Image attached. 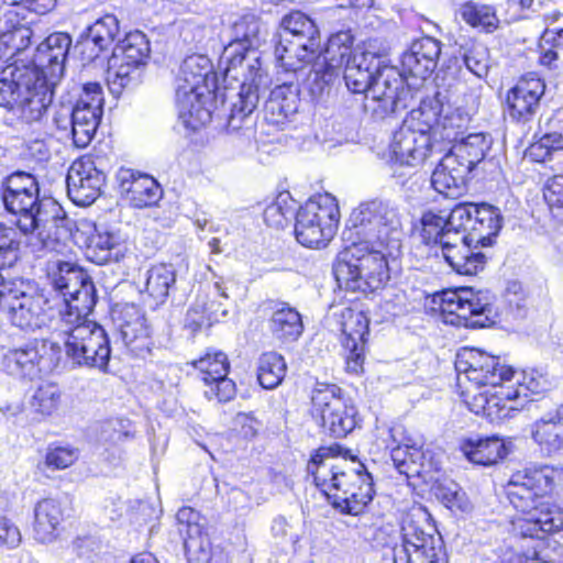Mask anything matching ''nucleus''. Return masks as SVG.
<instances>
[{"instance_id": "obj_5", "label": "nucleus", "mask_w": 563, "mask_h": 563, "mask_svg": "<svg viewBox=\"0 0 563 563\" xmlns=\"http://www.w3.org/2000/svg\"><path fill=\"white\" fill-rule=\"evenodd\" d=\"M90 313H65L54 333L64 342L67 357L78 366L106 372L111 349L104 329L88 318Z\"/></svg>"}, {"instance_id": "obj_19", "label": "nucleus", "mask_w": 563, "mask_h": 563, "mask_svg": "<svg viewBox=\"0 0 563 563\" xmlns=\"http://www.w3.org/2000/svg\"><path fill=\"white\" fill-rule=\"evenodd\" d=\"M205 383V396L219 402H227L235 396V383L228 378L229 361L224 353H207L192 362Z\"/></svg>"}, {"instance_id": "obj_47", "label": "nucleus", "mask_w": 563, "mask_h": 563, "mask_svg": "<svg viewBox=\"0 0 563 563\" xmlns=\"http://www.w3.org/2000/svg\"><path fill=\"white\" fill-rule=\"evenodd\" d=\"M175 282L176 273L172 265L156 264L146 273L145 290L156 305L163 303Z\"/></svg>"}, {"instance_id": "obj_18", "label": "nucleus", "mask_w": 563, "mask_h": 563, "mask_svg": "<svg viewBox=\"0 0 563 563\" xmlns=\"http://www.w3.org/2000/svg\"><path fill=\"white\" fill-rule=\"evenodd\" d=\"M401 76L402 74L388 66L379 67L375 74L365 99L377 103V107L373 106L372 109L378 117L383 118L407 107L405 99L408 90Z\"/></svg>"}, {"instance_id": "obj_35", "label": "nucleus", "mask_w": 563, "mask_h": 563, "mask_svg": "<svg viewBox=\"0 0 563 563\" xmlns=\"http://www.w3.org/2000/svg\"><path fill=\"white\" fill-rule=\"evenodd\" d=\"M297 90L289 85L276 87L265 102L264 115L267 123L276 126L285 124L298 111Z\"/></svg>"}, {"instance_id": "obj_42", "label": "nucleus", "mask_w": 563, "mask_h": 563, "mask_svg": "<svg viewBox=\"0 0 563 563\" xmlns=\"http://www.w3.org/2000/svg\"><path fill=\"white\" fill-rule=\"evenodd\" d=\"M470 121L471 117L468 113L460 108H453L450 104L443 103L442 114L435 125L434 144L440 141L454 144L464 136Z\"/></svg>"}, {"instance_id": "obj_25", "label": "nucleus", "mask_w": 563, "mask_h": 563, "mask_svg": "<svg viewBox=\"0 0 563 563\" xmlns=\"http://www.w3.org/2000/svg\"><path fill=\"white\" fill-rule=\"evenodd\" d=\"M471 238L466 234H454L451 239L443 240L440 246L441 255L446 263L461 275H476L485 266L484 254L471 249Z\"/></svg>"}, {"instance_id": "obj_11", "label": "nucleus", "mask_w": 563, "mask_h": 563, "mask_svg": "<svg viewBox=\"0 0 563 563\" xmlns=\"http://www.w3.org/2000/svg\"><path fill=\"white\" fill-rule=\"evenodd\" d=\"M48 277L53 288L63 297L62 314L90 313L96 305L95 286L90 277L77 265L69 262H52Z\"/></svg>"}, {"instance_id": "obj_10", "label": "nucleus", "mask_w": 563, "mask_h": 563, "mask_svg": "<svg viewBox=\"0 0 563 563\" xmlns=\"http://www.w3.org/2000/svg\"><path fill=\"white\" fill-rule=\"evenodd\" d=\"M62 357L59 342L33 339L18 347L8 349L1 356L2 369L14 377L34 379L42 372L56 367Z\"/></svg>"}, {"instance_id": "obj_60", "label": "nucleus", "mask_w": 563, "mask_h": 563, "mask_svg": "<svg viewBox=\"0 0 563 563\" xmlns=\"http://www.w3.org/2000/svg\"><path fill=\"white\" fill-rule=\"evenodd\" d=\"M21 241L12 227L0 223V267H11L20 257Z\"/></svg>"}, {"instance_id": "obj_45", "label": "nucleus", "mask_w": 563, "mask_h": 563, "mask_svg": "<svg viewBox=\"0 0 563 563\" xmlns=\"http://www.w3.org/2000/svg\"><path fill=\"white\" fill-rule=\"evenodd\" d=\"M142 66L132 64L112 54L108 60L107 80L113 93L136 84L141 78Z\"/></svg>"}, {"instance_id": "obj_6", "label": "nucleus", "mask_w": 563, "mask_h": 563, "mask_svg": "<svg viewBox=\"0 0 563 563\" xmlns=\"http://www.w3.org/2000/svg\"><path fill=\"white\" fill-rule=\"evenodd\" d=\"M209 70L208 58L194 55L183 62L177 76L178 114L183 123L191 130H198L211 121V111L207 107L211 91L206 84Z\"/></svg>"}, {"instance_id": "obj_56", "label": "nucleus", "mask_w": 563, "mask_h": 563, "mask_svg": "<svg viewBox=\"0 0 563 563\" xmlns=\"http://www.w3.org/2000/svg\"><path fill=\"white\" fill-rule=\"evenodd\" d=\"M185 554L189 563H209L212 558V543L206 529L194 528L191 534L183 537Z\"/></svg>"}, {"instance_id": "obj_1", "label": "nucleus", "mask_w": 563, "mask_h": 563, "mask_svg": "<svg viewBox=\"0 0 563 563\" xmlns=\"http://www.w3.org/2000/svg\"><path fill=\"white\" fill-rule=\"evenodd\" d=\"M346 254L356 257L368 291L380 288L389 278L388 258L398 256L402 230L397 209L388 201L374 199L352 210L343 232Z\"/></svg>"}, {"instance_id": "obj_9", "label": "nucleus", "mask_w": 563, "mask_h": 563, "mask_svg": "<svg viewBox=\"0 0 563 563\" xmlns=\"http://www.w3.org/2000/svg\"><path fill=\"white\" fill-rule=\"evenodd\" d=\"M339 221L336 199L330 194L313 196L298 210L295 225L297 241L307 247L325 245L335 234Z\"/></svg>"}, {"instance_id": "obj_40", "label": "nucleus", "mask_w": 563, "mask_h": 563, "mask_svg": "<svg viewBox=\"0 0 563 563\" xmlns=\"http://www.w3.org/2000/svg\"><path fill=\"white\" fill-rule=\"evenodd\" d=\"M443 111V101L440 93L433 98L423 100L417 109H412L404 124L419 133L431 135V141L435 140V125Z\"/></svg>"}, {"instance_id": "obj_32", "label": "nucleus", "mask_w": 563, "mask_h": 563, "mask_svg": "<svg viewBox=\"0 0 563 563\" xmlns=\"http://www.w3.org/2000/svg\"><path fill=\"white\" fill-rule=\"evenodd\" d=\"M64 509L54 498L40 500L34 508L33 533L36 541L48 544L55 542L62 531Z\"/></svg>"}, {"instance_id": "obj_30", "label": "nucleus", "mask_w": 563, "mask_h": 563, "mask_svg": "<svg viewBox=\"0 0 563 563\" xmlns=\"http://www.w3.org/2000/svg\"><path fill=\"white\" fill-rule=\"evenodd\" d=\"M331 448L319 449L310 459L307 471L313 476L318 486L329 498L335 492L336 478L343 475L349 466L344 459L331 454Z\"/></svg>"}, {"instance_id": "obj_52", "label": "nucleus", "mask_w": 563, "mask_h": 563, "mask_svg": "<svg viewBox=\"0 0 563 563\" xmlns=\"http://www.w3.org/2000/svg\"><path fill=\"white\" fill-rule=\"evenodd\" d=\"M150 43L145 34L135 31L129 33L124 40L114 47L112 54L132 64L144 67L150 57Z\"/></svg>"}, {"instance_id": "obj_3", "label": "nucleus", "mask_w": 563, "mask_h": 563, "mask_svg": "<svg viewBox=\"0 0 563 563\" xmlns=\"http://www.w3.org/2000/svg\"><path fill=\"white\" fill-rule=\"evenodd\" d=\"M457 385L464 404L492 422L511 417V399L520 394L507 386L514 369L483 350L464 347L455 358Z\"/></svg>"}, {"instance_id": "obj_7", "label": "nucleus", "mask_w": 563, "mask_h": 563, "mask_svg": "<svg viewBox=\"0 0 563 563\" xmlns=\"http://www.w3.org/2000/svg\"><path fill=\"white\" fill-rule=\"evenodd\" d=\"M432 310L441 313L446 324L484 328L494 322V296L472 287L445 289L432 297Z\"/></svg>"}, {"instance_id": "obj_48", "label": "nucleus", "mask_w": 563, "mask_h": 563, "mask_svg": "<svg viewBox=\"0 0 563 563\" xmlns=\"http://www.w3.org/2000/svg\"><path fill=\"white\" fill-rule=\"evenodd\" d=\"M334 275L339 286L346 290L368 291L358 261H356V257L346 254V247L341 252L334 266Z\"/></svg>"}, {"instance_id": "obj_59", "label": "nucleus", "mask_w": 563, "mask_h": 563, "mask_svg": "<svg viewBox=\"0 0 563 563\" xmlns=\"http://www.w3.org/2000/svg\"><path fill=\"white\" fill-rule=\"evenodd\" d=\"M60 391L56 385H41L33 394L31 408L41 416H51L58 408Z\"/></svg>"}, {"instance_id": "obj_58", "label": "nucleus", "mask_w": 563, "mask_h": 563, "mask_svg": "<svg viewBox=\"0 0 563 563\" xmlns=\"http://www.w3.org/2000/svg\"><path fill=\"white\" fill-rule=\"evenodd\" d=\"M520 375L521 378L517 379V387L508 385L512 390H520V394L511 399L510 405L515 408L511 412L518 410L515 406L518 399H528L530 395H539L550 386L547 375L538 369L523 371Z\"/></svg>"}, {"instance_id": "obj_62", "label": "nucleus", "mask_w": 563, "mask_h": 563, "mask_svg": "<svg viewBox=\"0 0 563 563\" xmlns=\"http://www.w3.org/2000/svg\"><path fill=\"white\" fill-rule=\"evenodd\" d=\"M132 438V426L128 419L108 420L100 427L99 439L103 443L118 445Z\"/></svg>"}, {"instance_id": "obj_55", "label": "nucleus", "mask_w": 563, "mask_h": 563, "mask_svg": "<svg viewBox=\"0 0 563 563\" xmlns=\"http://www.w3.org/2000/svg\"><path fill=\"white\" fill-rule=\"evenodd\" d=\"M460 13L465 23L487 33L494 32L499 26L495 10L489 5L466 2L461 7Z\"/></svg>"}, {"instance_id": "obj_13", "label": "nucleus", "mask_w": 563, "mask_h": 563, "mask_svg": "<svg viewBox=\"0 0 563 563\" xmlns=\"http://www.w3.org/2000/svg\"><path fill=\"white\" fill-rule=\"evenodd\" d=\"M340 390L335 385H325L317 388L311 398L322 428L334 438H343L356 427V409L344 402Z\"/></svg>"}, {"instance_id": "obj_34", "label": "nucleus", "mask_w": 563, "mask_h": 563, "mask_svg": "<svg viewBox=\"0 0 563 563\" xmlns=\"http://www.w3.org/2000/svg\"><path fill=\"white\" fill-rule=\"evenodd\" d=\"M93 228V233L87 239L88 257L102 265L108 262H118L124 254L125 245L118 232L106 228Z\"/></svg>"}, {"instance_id": "obj_28", "label": "nucleus", "mask_w": 563, "mask_h": 563, "mask_svg": "<svg viewBox=\"0 0 563 563\" xmlns=\"http://www.w3.org/2000/svg\"><path fill=\"white\" fill-rule=\"evenodd\" d=\"M319 41H314V45H310V43H305V40L282 36L275 47V56L285 71L297 74L310 66L318 56H322L319 53Z\"/></svg>"}, {"instance_id": "obj_20", "label": "nucleus", "mask_w": 563, "mask_h": 563, "mask_svg": "<svg viewBox=\"0 0 563 563\" xmlns=\"http://www.w3.org/2000/svg\"><path fill=\"white\" fill-rule=\"evenodd\" d=\"M71 45V37L63 32L48 35L36 48L34 67L48 80L58 82L64 75L65 62Z\"/></svg>"}, {"instance_id": "obj_17", "label": "nucleus", "mask_w": 563, "mask_h": 563, "mask_svg": "<svg viewBox=\"0 0 563 563\" xmlns=\"http://www.w3.org/2000/svg\"><path fill=\"white\" fill-rule=\"evenodd\" d=\"M66 183L68 197L78 206H89L100 196L106 175L93 157L86 155L73 162Z\"/></svg>"}, {"instance_id": "obj_39", "label": "nucleus", "mask_w": 563, "mask_h": 563, "mask_svg": "<svg viewBox=\"0 0 563 563\" xmlns=\"http://www.w3.org/2000/svg\"><path fill=\"white\" fill-rule=\"evenodd\" d=\"M473 225L471 230V241L482 246L492 244L501 229V216L497 208L482 203L476 205V212L473 214Z\"/></svg>"}, {"instance_id": "obj_46", "label": "nucleus", "mask_w": 563, "mask_h": 563, "mask_svg": "<svg viewBox=\"0 0 563 563\" xmlns=\"http://www.w3.org/2000/svg\"><path fill=\"white\" fill-rule=\"evenodd\" d=\"M531 434L540 448L554 453L563 448V418L541 419L533 423Z\"/></svg>"}, {"instance_id": "obj_8", "label": "nucleus", "mask_w": 563, "mask_h": 563, "mask_svg": "<svg viewBox=\"0 0 563 563\" xmlns=\"http://www.w3.org/2000/svg\"><path fill=\"white\" fill-rule=\"evenodd\" d=\"M395 563H448L443 541L427 515L419 511L404 520L401 544L394 548Z\"/></svg>"}, {"instance_id": "obj_24", "label": "nucleus", "mask_w": 563, "mask_h": 563, "mask_svg": "<svg viewBox=\"0 0 563 563\" xmlns=\"http://www.w3.org/2000/svg\"><path fill=\"white\" fill-rule=\"evenodd\" d=\"M433 146L431 135L419 133L404 124L394 133L390 151L399 164L415 166L426 161Z\"/></svg>"}, {"instance_id": "obj_43", "label": "nucleus", "mask_w": 563, "mask_h": 563, "mask_svg": "<svg viewBox=\"0 0 563 563\" xmlns=\"http://www.w3.org/2000/svg\"><path fill=\"white\" fill-rule=\"evenodd\" d=\"M462 450L471 462L481 465L495 464L507 455L505 444L497 438L467 440Z\"/></svg>"}, {"instance_id": "obj_4", "label": "nucleus", "mask_w": 563, "mask_h": 563, "mask_svg": "<svg viewBox=\"0 0 563 563\" xmlns=\"http://www.w3.org/2000/svg\"><path fill=\"white\" fill-rule=\"evenodd\" d=\"M554 489V471L548 466L526 468L514 473L505 493L515 509L521 512L512 521L514 531L521 537L539 538L563 529V507L544 501Z\"/></svg>"}, {"instance_id": "obj_53", "label": "nucleus", "mask_w": 563, "mask_h": 563, "mask_svg": "<svg viewBox=\"0 0 563 563\" xmlns=\"http://www.w3.org/2000/svg\"><path fill=\"white\" fill-rule=\"evenodd\" d=\"M119 21L113 14H106L88 29L86 45L93 44L98 53L109 48L119 33Z\"/></svg>"}, {"instance_id": "obj_36", "label": "nucleus", "mask_w": 563, "mask_h": 563, "mask_svg": "<svg viewBox=\"0 0 563 563\" xmlns=\"http://www.w3.org/2000/svg\"><path fill=\"white\" fill-rule=\"evenodd\" d=\"M493 140L489 134L483 132L468 133L453 144L449 155L456 158L465 169L471 172L482 162L492 146Z\"/></svg>"}, {"instance_id": "obj_41", "label": "nucleus", "mask_w": 563, "mask_h": 563, "mask_svg": "<svg viewBox=\"0 0 563 563\" xmlns=\"http://www.w3.org/2000/svg\"><path fill=\"white\" fill-rule=\"evenodd\" d=\"M266 35L265 26L260 19L253 14L241 16L231 29V41L229 44H235L243 51H256Z\"/></svg>"}, {"instance_id": "obj_49", "label": "nucleus", "mask_w": 563, "mask_h": 563, "mask_svg": "<svg viewBox=\"0 0 563 563\" xmlns=\"http://www.w3.org/2000/svg\"><path fill=\"white\" fill-rule=\"evenodd\" d=\"M282 36H290L295 40H305V43L314 45L319 41V30L314 22L300 11L286 14L280 22Z\"/></svg>"}, {"instance_id": "obj_29", "label": "nucleus", "mask_w": 563, "mask_h": 563, "mask_svg": "<svg viewBox=\"0 0 563 563\" xmlns=\"http://www.w3.org/2000/svg\"><path fill=\"white\" fill-rule=\"evenodd\" d=\"M119 328L123 343L133 353L148 349L150 327L145 314L134 303H124L119 310Z\"/></svg>"}, {"instance_id": "obj_15", "label": "nucleus", "mask_w": 563, "mask_h": 563, "mask_svg": "<svg viewBox=\"0 0 563 563\" xmlns=\"http://www.w3.org/2000/svg\"><path fill=\"white\" fill-rule=\"evenodd\" d=\"M349 53V45L341 44L339 37H332L325 54L318 56L310 65V69L302 81V88L312 101L318 102L329 96Z\"/></svg>"}, {"instance_id": "obj_22", "label": "nucleus", "mask_w": 563, "mask_h": 563, "mask_svg": "<svg viewBox=\"0 0 563 563\" xmlns=\"http://www.w3.org/2000/svg\"><path fill=\"white\" fill-rule=\"evenodd\" d=\"M545 84L534 74H528L519 79L517 85L507 93L509 115L517 121H528L536 113Z\"/></svg>"}, {"instance_id": "obj_61", "label": "nucleus", "mask_w": 563, "mask_h": 563, "mask_svg": "<svg viewBox=\"0 0 563 563\" xmlns=\"http://www.w3.org/2000/svg\"><path fill=\"white\" fill-rule=\"evenodd\" d=\"M474 212H476L475 203H460L451 210L445 218L452 235H471Z\"/></svg>"}, {"instance_id": "obj_57", "label": "nucleus", "mask_w": 563, "mask_h": 563, "mask_svg": "<svg viewBox=\"0 0 563 563\" xmlns=\"http://www.w3.org/2000/svg\"><path fill=\"white\" fill-rule=\"evenodd\" d=\"M420 236L426 244L441 246L443 240L452 238L448 228L446 218L432 211L423 213L421 218Z\"/></svg>"}, {"instance_id": "obj_37", "label": "nucleus", "mask_w": 563, "mask_h": 563, "mask_svg": "<svg viewBox=\"0 0 563 563\" xmlns=\"http://www.w3.org/2000/svg\"><path fill=\"white\" fill-rule=\"evenodd\" d=\"M219 299H228V294L220 282H216L212 290L201 291L187 312V320L197 328L218 319L222 302Z\"/></svg>"}, {"instance_id": "obj_21", "label": "nucleus", "mask_w": 563, "mask_h": 563, "mask_svg": "<svg viewBox=\"0 0 563 563\" xmlns=\"http://www.w3.org/2000/svg\"><path fill=\"white\" fill-rule=\"evenodd\" d=\"M117 180L121 196L134 208L155 206L163 196L159 184L147 174L120 168Z\"/></svg>"}, {"instance_id": "obj_23", "label": "nucleus", "mask_w": 563, "mask_h": 563, "mask_svg": "<svg viewBox=\"0 0 563 563\" xmlns=\"http://www.w3.org/2000/svg\"><path fill=\"white\" fill-rule=\"evenodd\" d=\"M441 54V43L430 36L415 41L401 58V71L406 77L428 78L434 70Z\"/></svg>"}, {"instance_id": "obj_27", "label": "nucleus", "mask_w": 563, "mask_h": 563, "mask_svg": "<svg viewBox=\"0 0 563 563\" xmlns=\"http://www.w3.org/2000/svg\"><path fill=\"white\" fill-rule=\"evenodd\" d=\"M343 66L347 89L354 93L366 95L380 67V60L371 52H352L350 48Z\"/></svg>"}, {"instance_id": "obj_12", "label": "nucleus", "mask_w": 563, "mask_h": 563, "mask_svg": "<svg viewBox=\"0 0 563 563\" xmlns=\"http://www.w3.org/2000/svg\"><path fill=\"white\" fill-rule=\"evenodd\" d=\"M51 305L42 291H25L21 284L7 296L5 314L13 327L25 332H35L48 325Z\"/></svg>"}, {"instance_id": "obj_38", "label": "nucleus", "mask_w": 563, "mask_h": 563, "mask_svg": "<svg viewBox=\"0 0 563 563\" xmlns=\"http://www.w3.org/2000/svg\"><path fill=\"white\" fill-rule=\"evenodd\" d=\"M269 331L280 342H295L303 332L300 313L286 302H280L268 320Z\"/></svg>"}, {"instance_id": "obj_64", "label": "nucleus", "mask_w": 563, "mask_h": 563, "mask_svg": "<svg viewBox=\"0 0 563 563\" xmlns=\"http://www.w3.org/2000/svg\"><path fill=\"white\" fill-rule=\"evenodd\" d=\"M7 507V498L0 495V544L14 549L20 545L22 537L19 528L8 517Z\"/></svg>"}, {"instance_id": "obj_54", "label": "nucleus", "mask_w": 563, "mask_h": 563, "mask_svg": "<svg viewBox=\"0 0 563 563\" xmlns=\"http://www.w3.org/2000/svg\"><path fill=\"white\" fill-rule=\"evenodd\" d=\"M433 490L435 497L452 511L470 514L474 508L466 493L454 482H439Z\"/></svg>"}, {"instance_id": "obj_63", "label": "nucleus", "mask_w": 563, "mask_h": 563, "mask_svg": "<svg viewBox=\"0 0 563 563\" xmlns=\"http://www.w3.org/2000/svg\"><path fill=\"white\" fill-rule=\"evenodd\" d=\"M463 59L466 68L478 78H483L487 75L489 53L484 44L477 42L471 43L465 47Z\"/></svg>"}, {"instance_id": "obj_51", "label": "nucleus", "mask_w": 563, "mask_h": 563, "mask_svg": "<svg viewBox=\"0 0 563 563\" xmlns=\"http://www.w3.org/2000/svg\"><path fill=\"white\" fill-rule=\"evenodd\" d=\"M256 85H241L236 99L232 102L228 124L232 130L242 128L243 122L253 113L258 104Z\"/></svg>"}, {"instance_id": "obj_33", "label": "nucleus", "mask_w": 563, "mask_h": 563, "mask_svg": "<svg viewBox=\"0 0 563 563\" xmlns=\"http://www.w3.org/2000/svg\"><path fill=\"white\" fill-rule=\"evenodd\" d=\"M470 172L465 165L448 153L442 157L431 176V184L439 194L454 198L459 196L465 186V178Z\"/></svg>"}, {"instance_id": "obj_26", "label": "nucleus", "mask_w": 563, "mask_h": 563, "mask_svg": "<svg viewBox=\"0 0 563 563\" xmlns=\"http://www.w3.org/2000/svg\"><path fill=\"white\" fill-rule=\"evenodd\" d=\"M221 63L224 64V80H234L241 85H255L261 77V60L256 51H243L235 44H228Z\"/></svg>"}, {"instance_id": "obj_2", "label": "nucleus", "mask_w": 563, "mask_h": 563, "mask_svg": "<svg viewBox=\"0 0 563 563\" xmlns=\"http://www.w3.org/2000/svg\"><path fill=\"white\" fill-rule=\"evenodd\" d=\"M1 198L5 210L16 217L19 230L29 236L34 254L62 252V239L68 233L65 212L56 201L40 198L38 183L32 174L15 172L8 176Z\"/></svg>"}, {"instance_id": "obj_31", "label": "nucleus", "mask_w": 563, "mask_h": 563, "mask_svg": "<svg viewBox=\"0 0 563 563\" xmlns=\"http://www.w3.org/2000/svg\"><path fill=\"white\" fill-rule=\"evenodd\" d=\"M103 112H98L82 107H74L71 113L66 115L64 119L57 114L54 121L58 129L68 131L70 128V134L73 142L77 147H86L92 141Z\"/></svg>"}, {"instance_id": "obj_44", "label": "nucleus", "mask_w": 563, "mask_h": 563, "mask_svg": "<svg viewBox=\"0 0 563 563\" xmlns=\"http://www.w3.org/2000/svg\"><path fill=\"white\" fill-rule=\"evenodd\" d=\"M369 320L363 311L345 308L341 313L344 347L365 346Z\"/></svg>"}, {"instance_id": "obj_50", "label": "nucleus", "mask_w": 563, "mask_h": 563, "mask_svg": "<svg viewBox=\"0 0 563 563\" xmlns=\"http://www.w3.org/2000/svg\"><path fill=\"white\" fill-rule=\"evenodd\" d=\"M286 371L287 365L280 354L263 353L257 362V380L263 388L274 389L282 384Z\"/></svg>"}, {"instance_id": "obj_16", "label": "nucleus", "mask_w": 563, "mask_h": 563, "mask_svg": "<svg viewBox=\"0 0 563 563\" xmlns=\"http://www.w3.org/2000/svg\"><path fill=\"white\" fill-rule=\"evenodd\" d=\"M56 84L38 70H25L21 76V97L13 113L26 123L41 121L52 104Z\"/></svg>"}, {"instance_id": "obj_14", "label": "nucleus", "mask_w": 563, "mask_h": 563, "mask_svg": "<svg viewBox=\"0 0 563 563\" xmlns=\"http://www.w3.org/2000/svg\"><path fill=\"white\" fill-rule=\"evenodd\" d=\"M374 496L373 479L363 464L347 466L345 473L336 478L335 492L329 495L332 506L342 514L358 516Z\"/></svg>"}]
</instances>
